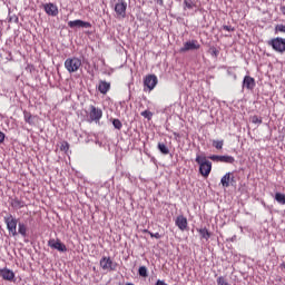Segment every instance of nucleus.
Segmentation results:
<instances>
[{
    "label": "nucleus",
    "mask_w": 285,
    "mask_h": 285,
    "mask_svg": "<svg viewBox=\"0 0 285 285\" xmlns=\"http://www.w3.org/2000/svg\"><path fill=\"white\" fill-rule=\"evenodd\" d=\"M196 164L199 165V173L203 177H208L213 170V163L206 156H196Z\"/></svg>",
    "instance_id": "nucleus-1"
},
{
    "label": "nucleus",
    "mask_w": 285,
    "mask_h": 285,
    "mask_svg": "<svg viewBox=\"0 0 285 285\" xmlns=\"http://www.w3.org/2000/svg\"><path fill=\"white\" fill-rule=\"evenodd\" d=\"M102 116L104 112L101 111V109L91 105L89 106V110L86 111V121H88V124H92V121L97 124Z\"/></svg>",
    "instance_id": "nucleus-2"
},
{
    "label": "nucleus",
    "mask_w": 285,
    "mask_h": 285,
    "mask_svg": "<svg viewBox=\"0 0 285 285\" xmlns=\"http://www.w3.org/2000/svg\"><path fill=\"white\" fill-rule=\"evenodd\" d=\"M65 68L70 73L78 72L79 68H81V59L77 57L67 58L65 60Z\"/></svg>",
    "instance_id": "nucleus-3"
},
{
    "label": "nucleus",
    "mask_w": 285,
    "mask_h": 285,
    "mask_svg": "<svg viewBox=\"0 0 285 285\" xmlns=\"http://www.w3.org/2000/svg\"><path fill=\"white\" fill-rule=\"evenodd\" d=\"M4 224H7V230L13 237H17V235H18V233H17V224H18L17 218H14V216H12V214H8L7 216H4Z\"/></svg>",
    "instance_id": "nucleus-4"
},
{
    "label": "nucleus",
    "mask_w": 285,
    "mask_h": 285,
    "mask_svg": "<svg viewBox=\"0 0 285 285\" xmlns=\"http://www.w3.org/2000/svg\"><path fill=\"white\" fill-rule=\"evenodd\" d=\"M268 46L275 50V52H279V55H284L285 52V39L284 38H273L268 41Z\"/></svg>",
    "instance_id": "nucleus-5"
},
{
    "label": "nucleus",
    "mask_w": 285,
    "mask_h": 285,
    "mask_svg": "<svg viewBox=\"0 0 285 285\" xmlns=\"http://www.w3.org/2000/svg\"><path fill=\"white\" fill-rule=\"evenodd\" d=\"M128 9V3L126 0H118L115 4L116 19H126V10Z\"/></svg>",
    "instance_id": "nucleus-6"
},
{
    "label": "nucleus",
    "mask_w": 285,
    "mask_h": 285,
    "mask_svg": "<svg viewBox=\"0 0 285 285\" xmlns=\"http://www.w3.org/2000/svg\"><path fill=\"white\" fill-rule=\"evenodd\" d=\"M48 246L50 248H53L55 250H59V253H66L68 250V247H66V244L61 243L59 239L51 238L48 242Z\"/></svg>",
    "instance_id": "nucleus-7"
},
{
    "label": "nucleus",
    "mask_w": 285,
    "mask_h": 285,
    "mask_svg": "<svg viewBox=\"0 0 285 285\" xmlns=\"http://www.w3.org/2000/svg\"><path fill=\"white\" fill-rule=\"evenodd\" d=\"M202 48V45H199V41L197 40H190L184 43V46L180 48V52H188L190 50H199Z\"/></svg>",
    "instance_id": "nucleus-8"
},
{
    "label": "nucleus",
    "mask_w": 285,
    "mask_h": 285,
    "mask_svg": "<svg viewBox=\"0 0 285 285\" xmlns=\"http://www.w3.org/2000/svg\"><path fill=\"white\" fill-rule=\"evenodd\" d=\"M158 80L157 76L155 75H148L144 79V86L145 88H148V90H155V87L157 86Z\"/></svg>",
    "instance_id": "nucleus-9"
},
{
    "label": "nucleus",
    "mask_w": 285,
    "mask_h": 285,
    "mask_svg": "<svg viewBox=\"0 0 285 285\" xmlns=\"http://www.w3.org/2000/svg\"><path fill=\"white\" fill-rule=\"evenodd\" d=\"M209 159H212V161H220L222 164H235V157L233 156L213 155V156H209Z\"/></svg>",
    "instance_id": "nucleus-10"
},
{
    "label": "nucleus",
    "mask_w": 285,
    "mask_h": 285,
    "mask_svg": "<svg viewBox=\"0 0 285 285\" xmlns=\"http://www.w3.org/2000/svg\"><path fill=\"white\" fill-rule=\"evenodd\" d=\"M43 9L49 17H57L59 14V8L52 2L46 3Z\"/></svg>",
    "instance_id": "nucleus-11"
},
{
    "label": "nucleus",
    "mask_w": 285,
    "mask_h": 285,
    "mask_svg": "<svg viewBox=\"0 0 285 285\" xmlns=\"http://www.w3.org/2000/svg\"><path fill=\"white\" fill-rule=\"evenodd\" d=\"M0 277L6 282H14V272L8 267H3L0 269Z\"/></svg>",
    "instance_id": "nucleus-12"
},
{
    "label": "nucleus",
    "mask_w": 285,
    "mask_h": 285,
    "mask_svg": "<svg viewBox=\"0 0 285 285\" xmlns=\"http://www.w3.org/2000/svg\"><path fill=\"white\" fill-rule=\"evenodd\" d=\"M175 225L179 228V230H187L188 229V218L184 215H179L176 217Z\"/></svg>",
    "instance_id": "nucleus-13"
},
{
    "label": "nucleus",
    "mask_w": 285,
    "mask_h": 285,
    "mask_svg": "<svg viewBox=\"0 0 285 285\" xmlns=\"http://www.w3.org/2000/svg\"><path fill=\"white\" fill-rule=\"evenodd\" d=\"M69 28H92L90 22L83 20H71L68 22Z\"/></svg>",
    "instance_id": "nucleus-14"
},
{
    "label": "nucleus",
    "mask_w": 285,
    "mask_h": 285,
    "mask_svg": "<svg viewBox=\"0 0 285 285\" xmlns=\"http://www.w3.org/2000/svg\"><path fill=\"white\" fill-rule=\"evenodd\" d=\"M243 88L247 90H253L255 88V78L250 76H245L243 80Z\"/></svg>",
    "instance_id": "nucleus-15"
},
{
    "label": "nucleus",
    "mask_w": 285,
    "mask_h": 285,
    "mask_svg": "<svg viewBox=\"0 0 285 285\" xmlns=\"http://www.w3.org/2000/svg\"><path fill=\"white\" fill-rule=\"evenodd\" d=\"M234 180H235V177H233V173H227L222 177L220 184L223 188H228V186H230V181H234Z\"/></svg>",
    "instance_id": "nucleus-16"
},
{
    "label": "nucleus",
    "mask_w": 285,
    "mask_h": 285,
    "mask_svg": "<svg viewBox=\"0 0 285 285\" xmlns=\"http://www.w3.org/2000/svg\"><path fill=\"white\" fill-rule=\"evenodd\" d=\"M10 204L14 210H19L26 206V202H23L19 198H12Z\"/></svg>",
    "instance_id": "nucleus-17"
},
{
    "label": "nucleus",
    "mask_w": 285,
    "mask_h": 285,
    "mask_svg": "<svg viewBox=\"0 0 285 285\" xmlns=\"http://www.w3.org/2000/svg\"><path fill=\"white\" fill-rule=\"evenodd\" d=\"M197 233H199L202 239H206V242H208L212 237V234L208 232V228H206V227L198 228Z\"/></svg>",
    "instance_id": "nucleus-18"
},
{
    "label": "nucleus",
    "mask_w": 285,
    "mask_h": 285,
    "mask_svg": "<svg viewBox=\"0 0 285 285\" xmlns=\"http://www.w3.org/2000/svg\"><path fill=\"white\" fill-rule=\"evenodd\" d=\"M98 90L101 92V95H106L108 92V82L100 80L98 85Z\"/></svg>",
    "instance_id": "nucleus-19"
},
{
    "label": "nucleus",
    "mask_w": 285,
    "mask_h": 285,
    "mask_svg": "<svg viewBox=\"0 0 285 285\" xmlns=\"http://www.w3.org/2000/svg\"><path fill=\"white\" fill-rule=\"evenodd\" d=\"M18 233L22 236L26 237L28 235V227L26 224L19 223L18 224Z\"/></svg>",
    "instance_id": "nucleus-20"
},
{
    "label": "nucleus",
    "mask_w": 285,
    "mask_h": 285,
    "mask_svg": "<svg viewBox=\"0 0 285 285\" xmlns=\"http://www.w3.org/2000/svg\"><path fill=\"white\" fill-rule=\"evenodd\" d=\"M158 150L163 154V155H169L170 150L168 149V147L166 146V144L164 142H158Z\"/></svg>",
    "instance_id": "nucleus-21"
},
{
    "label": "nucleus",
    "mask_w": 285,
    "mask_h": 285,
    "mask_svg": "<svg viewBox=\"0 0 285 285\" xmlns=\"http://www.w3.org/2000/svg\"><path fill=\"white\" fill-rule=\"evenodd\" d=\"M275 199L277 200L278 204H282L283 206L285 205V195L284 194L276 193Z\"/></svg>",
    "instance_id": "nucleus-22"
},
{
    "label": "nucleus",
    "mask_w": 285,
    "mask_h": 285,
    "mask_svg": "<svg viewBox=\"0 0 285 285\" xmlns=\"http://www.w3.org/2000/svg\"><path fill=\"white\" fill-rule=\"evenodd\" d=\"M23 117H24L26 124L32 125V114H30V111L24 110Z\"/></svg>",
    "instance_id": "nucleus-23"
},
{
    "label": "nucleus",
    "mask_w": 285,
    "mask_h": 285,
    "mask_svg": "<svg viewBox=\"0 0 285 285\" xmlns=\"http://www.w3.org/2000/svg\"><path fill=\"white\" fill-rule=\"evenodd\" d=\"M138 275L140 277H148V268L146 266H140L138 269Z\"/></svg>",
    "instance_id": "nucleus-24"
},
{
    "label": "nucleus",
    "mask_w": 285,
    "mask_h": 285,
    "mask_svg": "<svg viewBox=\"0 0 285 285\" xmlns=\"http://www.w3.org/2000/svg\"><path fill=\"white\" fill-rule=\"evenodd\" d=\"M112 126L116 130H121V128H124V124H121V120L119 119H112Z\"/></svg>",
    "instance_id": "nucleus-25"
},
{
    "label": "nucleus",
    "mask_w": 285,
    "mask_h": 285,
    "mask_svg": "<svg viewBox=\"0 0 285 285\" xmlns=\"http://www.w3.org/2000/svg\"><path fill=\"white\" fill-rule=\"evenodd\" d=\"M213 146L217 150H222L224 148V140H214Z\"/></svg>",
    "instance_id": "nucleus-26"
},
{
    "label": "nucleus",
    "mask_w": 285,
    "mask_h": 285,
    "mask_svg": "<svg viewBox=\"0 0 285 285\" xmlns=\"http://www.w3.org/2000/svg\"><path fill=\"white\" fill-rule=\"evenodd\" d=\"M60 150H62V153H68V150H70V144H68V141H63L60 146Z\"/></svg>",
    "instance_id": "nucleus-27"
},
{
    "label": "nucleus",
    "mask_w": 285,
    "mask_h": 285,
    "mask_svg": "<svg viewBox=\"0 0 285 285\" xmlns=\"http://www.w3.org/2000/svg\"><path fill=\"white\" fill-rule=\"evenodd\" d=\"M184 6L185 8H187L188 10H193L195 2H193V0H184Z\"/></svg>",
    "instance_id": "nucleus-28"
},
{
    "label": "nucleus",
    "mask_w": 285,
    "mask_h": 285,
    "mask_svg": "<svg viewBox=\"0 0 285 285\" xmlns=\"http://www.w3.org/2000/svg\"><path fill=\"white\" fill-rule=\"evenodd\" d=\"M140 115H141V117H145V119H148V121H150V119H153V114L149 110L141 111Z\"/></svg>",
    "instance_id": "nucleus-29"
},
{
    "label": "nucleus",
    "mask_w": 285,
    "mask_h": 285,
    "mask_svg": "<svg viewBox=\"0 0 285 285\" xmlns=\"http://www.w3.org/2000/svg\"><path fill=\"white\" fill-rule=\"evenodd\" d=\"M145 233H148V235H150V237H154L155 239H161V234L159 233H153L148 229H146Z\"/></svg>",
    "instance_id": "nucleus-30"
},
{
    "label": "nucleus",
    "mask_w": 285,
    "mask_h": 285,
    "mask_svg": "<svg viewBox=\"0 0 285 285\" xmlns=\"http://www.w3.org/2000/svg\"><path fill=\"white\" fill-rule=\"evenodd\" d=\"M275 32H283L285 35V24H276Z\"/></svg>",
    "instance_id": "nucleus-31"
},
{
    "label": "nucleus",
    "mask_w": 285,
    "mask_h": 285,
    "mask_svg": "<svg viewBox=\"0 0 285 285\" xmlns=\"http://www.w3.org/2000/svg\"><path fill=\"white\" fill-rule=\"evenodd\" d=\"M209 52H210L212 57H219V51L215 47H210Z\"/></svg>",
    "instance_id": "nucleus-32"
},
{
    "label": "nucleus",
    "mask_w": 285,
    "mask_h": 285,
    "mask_svg": "<svg viewBox=\"0 0 285 285\" xmlns=\"http://www.w3.org/2000/svg\"><path fill=\"white\" fill-rule=\"evenodd\" d=\"M217 285H229L228 282L226 281V278H224V276H219L217 278Z\"/></svg>",
    "instance_id": "nucleus-33"
},
{
    "label": "nucleus",
    "mask_w": 285,
    "mask_h": 285,
    "mask_svg": "<svg viewBox=\"0 0 285 285\" xmlns=\"http://www.w3.org/2000/svg\"><path fill=\"white\" fill-rule=\"evenodd\" d=\"M100 266H101V268H104V269L108 268V258L104 257V258L100 261Z\"/></svg>",
    "instance_id": "nucleus-34"
},
{
    "label": "nucleus",
    "mask_w": 285,
    "mask_h": 285,
    "mask_svg": "<svg viewBox=\"0 0 285 285\" xmlns=\"http://www.w3.org/2000/svg\"><path fill=\"white\" fill-rule=\"evenodd\" d=\"M250 121L252 124H262V118L258 116H252Z\"/></svg>",
    "instance_id": "nucleus-35"
},
{
    "label": "nucleus",
    "mask_w": 285,
    "mask_h": 285,
    "mask_svg": "<svg viewBox=\"0 0 285 285\" xmlns=\"http://www.w3.org/2000/svg\"><path fill=\"white\" fill-rule=\"evenodd\" d=\"M223 30H226L227 32H233L235 29L232 26H223Z\"/></svg>",
    "instance_id": "nucleus-36"
},
{
    "label": "nucleus",
    "mask_w": 285,
    "mask_h": 285,
    "mask_svg": "<svg viewBox=\"0 0 285 285\" xmlns=\"http://www.w3.org/2000/svg\"><path fill=\"white\" fill-rule=\"evenodd\" d=\"M3 141H6V134L0 131V144H3Z\"/></svg>",
    "instance_id": "nucleus-37"
},
{
    "label": "nucleus",
    "mask_w": 285,
    "mask_h": 285,
    "mask_svg": "<svg viewBox=\"0 0 285 285\" xmlns=\"http://www.w3.org/2000/svg\"><path fill=\"white\" fill-rule=\"evenodd\" d=\"M281 12L285 16V6H281Z\"/></svg>",
    "instance_id": "nucleus-38"
},
{
    "label": "nucleus",
    "mask_w": 285,
    "mask_h": 285,
    "mask_svg": "<svg viewBox=\"0 0 285 285\" xmlns=\"http://www.w3.org/2000/svg\"><path fill=\"white\" fill-rule=\"evenodd\" d=\"M159 6H164V0H155Z\"/></svg>",
    "instance_id": "nucleus-39"
},
{
    "label": "nucleus",
    "mask_w": 285,
    "mask_h": 285,
    "mask_svg": "<svg viewBox=\"0 0 285 285\" xmlns=\"http://www.w3.org/2000/svg\"><path fill=\"white\" fill-rule=\"evenodd\" d=\"M281 268H285V263L281 264Z\"/></svg>",
    "instance_id": "nucleus-40"
},
{
    "label": "nucleus",
    "mask_w": 285,
    "mask_h": 285,
    "mask_svg": "<svg viewBox=\"0 0 285 285\" xmlns=\"http://www.w3.org/2000/svg\"><path fill=\"white\" fill-rule=\"evenodd\" d=\"M108 262H109V264H110V258H108Z\"/></svg>",
    "instance_id": "nucleus-41"
}]
</instances>
